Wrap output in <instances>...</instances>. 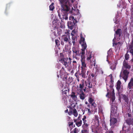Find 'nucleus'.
Returning <instances> with one entry per match:
<instances>
[{"label": "nucleus", "instance_id": "obj_35", "mask_svg": "<svg viewBox=\"0 0 133 133\" xmlns=\"http://www.w3.org/2000/svg\"><path fill=\"white\" fill-rule=\"evenodd\" d=\"M73 52L76 55H77L79 52L78 51H77L74 50H73Z\"/></svg>", "mask_w": 133, "mask_h": 133}, {"label": "nucleus", "instance_id": "obj_63", "mask_svg": "<svg viewBox=\"0 0 133 133\" xmlns=\"http://www.w3.org/2000/svg\"><path fill=\"white\" fill-rule=\"evenodd\" d=\"M51 2L52 1V0H50Z\"/></svg>", "mask_w": 133, "mask_h": 133}, {"label": "nucleus", "instance_id": "obj_14", "mask_svg": "<svg viewBox=\"0 0 133 133\" xmlns=\"http://www.w3.org/2000/svg\"><path fill=\"white\" fill-rule=\"evenodd\" d=\"M82 63V70H84L85 68L86 67V65L85 63V60H81Z\"/></svg>", "mask_w": 133, "mask_h": 133}, {"label": "nucleus", "instance_id": "obj_51", "mask_svg": "<svg viewBox=\"0 0 133 133\" xmlns=\"http://www.w3.org/2000/svg\"><path fill=\"white\" fill-rule=\"evenodd\" d=\"M72 105H73L72 106V107L73 108H74L75 107V105L74 104H73Z\"/></svg>", "mask_w": 133, "mask_h": 133}, {"label": "nucleus", "instance_id": "obj_47", "mask_svg": "<svg viewBox=\"0 0 133 133\" xmlns=\"http://www.w3.org/2000/svg\"><path fill=\"white\" fill-rule=\"evenodd\" d=\"M82 133H88L87 131L85 130L82 131Z\"/></svg>", "mask_w": 133, "mask_h": 133}, {"label": "nucleus", "instance_id": "obj_25", "mask_svg": "<svg viewBox=\"0 0 133 133\" xmlns=\"http://www.w3.org/2000/svg\"><path fill=\"white\" fill-rule=\"evenodd\" d=\"M59 2H71L73 3L75 0H58Z\"/></svg>", "mask_w": 133, "mask_h": 133}, {"label": "nucleus", "instance_id": "obj_33", "mask_svg": "<svg viewBox=\"0 0 133 133\" xmlns=\"http://www.w3.org/2000/svg\"><path fill=\"white\" fill-rule=\"evenodd\" d=\"M80 88L81 89V90H82L83 87H84V85L83 84H80Z\"/></svg>", "mask_w": 133, "mask_h": 133}, {"label": "nucleus", "instance_id": "obj_41", "mask_svg": "<svg viewBox=\"0 0 133 133\" xmlns=\"http://www.w3.org/2000/svg\"><path fill=\"white\" fill-rule=\"evenodd\" d=\"M74 7L75 9H76V8H77V6L76 5H74ZM72 10H76L75 9H74L72 7Z\"/></svg>", "mask_w": 133, "mask_h": 133}, {"label": "nucleus", "instance_id": "obj_42", "mask_svg": "<svg viewBox=\"0 0 133 133\" xmlns=\"http://www.w3.org/2000/svg\"><path fill=\"white\" fill-rule=\"evenodd\" d=\"M105 133H113V131H107L105 132Z\"/></svg>", "mask_w": 133, "mask_h": 133}, {"label": "nucleus", "instance_id": "obj_48", "mask_svg": "<svg viewBox=\"0 0 133 133\" xmlns=\"http://www.w3.org/2000/svg\"><path fill=\"white\" fill-rule=\"evenodd\" d=\"M118 20H117V19L116 18V21L115 22V23H118Z\"/></svg>", "mask_w": 133, "mask_h": 133}, {"label": "nucleus", "instance_id": "obj_30", "mask_svg": "<svg viewBox=\"0 0 133 133\" xmlns=\"http://www.w3.org/2000/svg\"><path fill=\"white\" fill-rule=\"evenodd\" d=\"M89 102L92 104V105L93 106H94V104L92 103L93 102V100L91 98H90L89 100Z\"/></svg>", "mask_w": 133, "mask_h": 133}, {"label": "nucleus", "instance_id": "obj_61", "mask_svg": "<svg viewBox=\"0 0 133 133\" xmlns=\"http://www.w3.org/2000/svg\"><path fill=\"white\" fill-rule=\"evenodd\" d=\"M132 44L133 45V40H132Z\"/></svg>", "mask_w": 133, "mask_h": 133}, {"label": "nucleus", "instance_id": "obj_32", "mask_svg": "<svg viewBox=\"0 0 133 133\" xmlns=\"http://www.w3.org/2000/svg\"><path fill=\"white\" fill-rule=\"evenodd\" d=\"M70 47H69V48H68L67 50H66V51H68V53H69V55L71 54V51L70 50Z\"/></svg>", "mask_w": 133, "mask_h": 133}, {"label": "nucleus", "instance_id": "obj_20", "mask_svg": "<svg viewBox=\"0 0 133 133\" xmlns=\"http://www.w3.org/2000/svg\"><path fill=\"white\" fill-rule=\"evenodd\" d=\"M71 97L74 100H75L76 99L77 97L75 95V93L74 92H72L71 95Z\"/></svg>", "mask_w": 133, "mask_h": 133}, {"label": "nucleus", "instance_id": "obj_17", "mask_svg": "<svg viewBox=\"0 0 133 133\" xmlns=\"http://www.w3.org/2000/svg\"><path fill=\"white\" fill-rule=\"evenodd\" d=\"M127 123L129 125H133V119H129L126 121Z\"/></svg>", "mask_w": 133, "mask_h": 133}, {"label": "nucleus", "instance_id": "obj_13", "mask_svg": "<svg viewBox=\"0 0 133 133\" xmlns=\"http://www.w3.org/2000/svg\"><path fill=\"white\" fill-rule=\"evenodd\" d=\"M95 69L96 75H97V74H103V72L101 69L96 67Z\"/></svg>", "mask_w": 133, "mask_h": 133}, {"label": "nucleus", "instance_id": "obj_62", "mask_svg": "<svg viewBox=\"0 0 133 133\" xmlns=\"http://www.w3.org/2000/svg\"><path fill=\"white\" fill-rule=\"evenodd\" d=\"M74 31H75L74 30H73L72 31V32H74Z\"/></svg>", "mask_w": 133, "mask_h": 133}, {"label": "nucleus", "instance_id": "obj_3", "mask_svg": "<svg viewBox=\"0 0 133 133\" xmlns=\"http://www.w3.org/2000/svg\"><path fill=\"white\" fill-rule=\"evenodd\" d=\"M129 73V70H124V68L122 67V71L121 72L120 76L122 77L126 82L128 79V75Z\"/></svg>", "mask_w": 133, "mask_h": 133}, {"label": "nucleus", "instance_id": "obj_58", "mask_svg": "<svg viewBox=\"0 0 133 133\" xmlns=\"http://www.w3.org/2000/svg\"><path fill=\"white\" fill-rule=\"evenodd\" d=\"M91 76H92V77H94V75H93V74L91 75Z\"/></svg>", "mask_w": 133, "mask_h": 133}, {"label": "nucleus", "instance_id": "obj_21", "mask_svg": "<svg viewBox=\"0 0 133 133\" xmlns=\"http://www.w3.org/2000/svg\"><path fill=\"white\" fill-rule=\"evenodd\" d=\"M117 64V61H115V62L113 65L110 67V68L112 70H114L115 69L116 66Z\"/></svg>", "mask_w": 133, "mask_h": 133}, {"label": "nucleus", "instance_id": "obj_9", "mask_svg": "<svg viewBox=\"0 0 133 133\" xmlns=\"http://www.w3.org/2000/svg\"><path fill=\"white\" fill-rule=\"evenodd\" d=\"M63 61V63L66 68L69 67L71 63V62H69V60H68V58L64 59Z\"/></svg>", "mask_w": 133, "mask_h": 133}, {"label": "nucleus", "instance_id": "obj_4", "mask_svg": "<svg viewBox=\"0 0 133 133\" xmlns=\"http://www.w3.org/2000/svg\"><path fill=\"white\" fill-rule=\"evenodd\" d=\"M87 60L88 61L90 62V64L92 66H95V59H94L93 56H91L90 53H88L87 54Z\"/></svg>", "mask_w": 133, "mask_h": 133}, {"label": "nucleus", "instance_id": "obj_34", "mask_svg": "<svg viewBox=\"0 0 133 133\" xmlns=\"http://www.w3.org/2000/svg\"><path fill=\"white\" fill-rule=\"evenodd\" d=\"M74 19V17L72 16H70L69 17V19L70 20L73 21Z\"/></svg>", "mask_w": 133, "mask_h": 133}, {"label": "nucleus", "instance_id": "obj_29", "mask_svg": "<svg viewBox=\"0 0 133 133\" xmlns=\"http://www.w3.org/2000/svg\"><path fill=\"white\" fill-rule=\"evenodd\" d=\"M69 127L70 128V129L71 130L72 129V125L73 124V122H70L69 123Z\"/></svg>", "mask_w": 133, "mask_h": 133}, {"label": "nucleus", "instance_id": "obj_60", "mask_svg": "<svg viewBox=\"0 0 133 133\" xmlns=\"http://www.w3.org/2000/svg\"><path fill=\"white\" fill-rule=\"evenodd\" d=\"M85 104H87L88 103L87 102H85Z\"/></svg>", "mask_w": 133, "mask_h": 133}, {"label": "nucleus", "instance_id": "obj_39", "mask_svg": "<svg viewBox=\"0 0 133 133\" xmlns=\"http://www.w3.org/2000/svg\"><path fill=\"white\" fill-rule=\"evenodd\" d=\"M78 131V130L76 128L74 129V133H77Z\"/></svg>", "mask_w": 133, "mask_h": 133}, {"label": "nucleus", "instance_id": "obj_52", "mask_svg": "<svg viewBox=\"0 0 133 133\" xmlns=\"http://www.w3.org/2000/svg\"><path fill=\"white\" fill-rule=\"evenodd\" d=\"M68 111V109H67V110H65V112H67Z\"/></svg>", "mask_w": 133, "mask_h": 133}, {"label": "nucleus", "instance_id": "obj_50", "mask_svg": "<svg viewBox=\"0 0 133 133\" xmlns=\"http://www.w3.org/2000/svg\"><path fill=\"white\" fill-rule=\"evenodd\" d=\"M83 121V122H84V124H85L86 123V121L85 120H84V121Z\"/></svg>", "mask_w": 133, "mask_h": 133}, {"label": "nucleus", "instance_id": "obj_49", "mask_svg": "<svg viewBox=\"0 0 133 133\" xmlns=\"http://www.w3.org/2000/svg\"><path fill=\"white\" fill-rule=\"evenodd\" d=\"M68 60H69V62H71V58H69L68 59Z\"/></svg>", "mask_w": 133, "mask_h": 133}, {"label": "nucleus", "instance_id": "obj_6", "mask_svg": "<svg viewBox=\"0 0 133 133\" xmlns=\"http://www.w3.org/2000/svg\"><path fill=\"white\" fill-rule=\"evenodd\" d=\"M116 34H115V37L114 38L113 40V46H114V45H116V44H115L114 42L115 40V39L117 37V36L118 37V36L119 37H120L122 34V32L121 29H118L116 31Z\"/></svg>", "mask_w": 133, "mask_h": 133}, {"label": "nucleus", "instance_id": "obj_1", "mask_svg": "<svg viewBox=\"0 0 133 133\" xmlns=\"http://www.w3.org/2000/svg\"><path fill=\"white\" fill-rule=\"evenodd\" d=\"M59 2L61 6V14L63 16L62 18L63 19L67 20L68 18L67 16L68 12H69L70 9L69 6L71 5L72 3H71V2Z\"/></svg>", "mask_w": 133, "mask_h": 133}, {"label": "nucleus", "instance_id": "obj_16", "mask_svg": "<svg viewBox=\"0 0 133 133\" xmlns=\"http://www.w3.org/2000/svg\"><path fill=\"white\" fill-rule=\"evenodd\" d=\"M74 25V24L72 22H68V26L71 30L72 29Z\"/></svg>", "mask_w": 133, "mask_h": 133}, {"label": "nucleus", "instance_id": "obj_22", "mask_svg": "<svg viewBox=\"0 0 133 133\" xmlns=\"http://www.w3.org/2000/svg\"><path fill=\"white\" fill-rule=\"evenodd\" d=\"M73 114L74 115L75 117H77L78 115V113L76 109H73Z\"/></svg>", "mask_w": 133, "mask_h": 133}, {"label": "nucleus", "instance_id": "obj_11", "mask_svg": "<svg viewBox=\"0 0 133 133\" xmlns=\"http://www.w3.org/2000/svg\"><path fill=\"white\" fill-rule=\"evenodd\" d=\"M71 35L72 36V42L73 43V45H74L75 42H77V38L74 35H73L71 33Z\"/></svg>", "mask_w": 133, "mask_h": 133}, {"label": "nucleus", "instance_id": "obj_46", "mask_svg": "<svg viewBox=\"0 0 133 133\" xmlns=\"http://www.w3.org/2000/svg\"><path fill=\"white\" fill-rule=\"evenodd\" d=\"M130 52L133 55V49H131L130 51Z\"/></svg>", "mask_w": 133, "mask_h": 133}, {"label": "nucleus", "instance_id": "obj_31", "mask_svg": "<svg viewBox=\"0 0 133 133\" xmlns=\"http://www.w3.org/2000/svg\"><path fill=\"white\" fill-rule=\"evenodd\" d=\"M55 42L57 46L59 45V42L58 40H55Z\"/></svg>", "mask_w": 133, "mask_h": 133}, {"label": "nucleus", "instance_id": "obj_18", "mask_svg": "<svg viewBox=\"0 0 133 133\" xmlns=\"http://www.w3.org/2000/svg\"><path fill=\"white\" fill-rule=\"evenodd\" d=\"M123 64L124 66L126 68L129 69L131 68L130 66L124 61Z\"/></svg>", "mask_w": 133, "mask_h": 133}, {"label": "nucleus", "instance_id": "obj_55", "mask_svg": "<svg viewBox=\"0 0 133 133\" xmlns=\"http://www.w3.org/2000/svg\"><path fill=\"white\" fill-rule=\"evenodd\" d=\"M73 63H76V61H74L73 62Z\"/></svg>", "mask_w": 133, "mask_h": 133}, {"label": "nucleus", "instance_id": "obj_53", "mask_svg": "<svg viewBox=\"0 0 133 133\" xmlns=\"http://www.w3.org/2000/svg\"><path fill=\"white\" fill-rule=\"evenodd\" d=\"M88 111L89 112V113L90 112V109H88Z\"/></svg>", "mask_w": 133, "mask_h": 133}, {"label": "nucleus", "instance_id": "obj_38", "mask_svg": "<svg viewBox=\"0 0 133 133\" xmlns=\"http://www.w3.org/2000/svg\"><path fill=\"white\" fill-rule=\"evenodd\" d=\"M131 12L132 14L133 15V5H131Z\"/></svg>", "mask_w": 133, "mask_h": 133}, {"label": "nucleus", "instance_id": "obj_40", "mask_svg": "<svg viewBox=\"0 0 133 133\" xmlns=\"http://www.w3.org/2000/svg\"><path fill=\"white\" fill-rule=\"evenodd\" d=\"M73 23L74 24V25H75L76 23H77V21L75 19L73 21Z\"/></svg>", "mask_w": 133, "mask_h": 133}, {"label": "nucleus", "instance_id": "obj_54", "mask_svg": "<svg viewBox=\"0 0 133 133\" xmlns=\"http://www.w3.org/2000/svg\"><path fill=\"white\" fill-rule=\"evenodd\" d=\"M85 119L86 118V117L85 116H84L83 117Z\"/></svg>", "mask_w": 133, "mask_h": 133}, {"label": "nucleus", "instance_id": "obj_5", "mask_svg": "<svg viewBox=\"0 0 133 133\" xmlns=\"http://www.w3.org/2000/svg\"><path fill=\"white\" fill-rule=\"evenodd\" d=\"M67 32V35H64L63 36V40L66 42H68L69 44H71V43L70 38V34L69 32Z\"/></svg>", "mask_w": 133, "mask_h": 133}, {"label": "nucleus", "instance_id": "obj_36", "mask_svg": "<svg viewBox=\"0 0 133 133\" xmlns=\"http://www.w3.org/2000/svg\"><path fill=\"white\" fill-rule=\"evenodd\" d=\"M129 58V55L128 54H126L125 56V58L126 60H128Z\"/></svg>", "mask_w": 133, "mask_h": 133}, {"label": "nucleus", "instance_id": "obj_24", "mask_svg": "<svg viewBox=\"0 0 133 133\" xmlns=\"http://www.w3.org/2000/svg\"><path fill=\"white\" fill-rule=\"evenodd\" d=\"M123 99L125 101V102L127 103L128 102V98L125 95H123Z\"/></svg>", "mask_w": 133, "mask_h": 133}, {"label": "nucleus", "instance_id": "obj_64", "mask_svg": "<svg viewBox=\"0 0 133 133\" xmlns=\"http://www.w3.org/2000/svg\"><path fill=\"white\" fill-rule=\"evenodd\" d=\"M77 11H79V10H78V9H77Z\"/></svg>", "mask_w": 133, "mask_h": 133}, {"label": "nucleus", "instance_id": "obj_15", "mask_svg": "<svg viewBox=\"0 0 133 133\" xmlns=\"http://www.w3.org/2000/svg\"><path fill=\"white\" fill-rule=\"evenodd\" d=\"M116 119L115 118H112L110 120V124L111 125L113 126L117 122Z\"/></svg>", "mask_w": 133, "mask_h": 133}, {"label": "nucleus", "instance_id": "obj_59", "mask_svg": "<svg viewBox=\"0 0 133 133\" xmlns=\"http://www.w3.org/2000/svg\"><path fill=\"white\" fill-rule=\"evenodd\" d=\"M110 51V49L108 51V53Z\"/></svg>", "mask_w": 133, "mask_h": 133}, {"label": "nucleus", "instance_id": "obj_57", "mask_svg": "<svg viewBox=\"0 0 133 133\" xmlns=\"http://www.w3.org/2000/svg\"><path fill=\"white\" fill-rule=\"evenodd\" d=\"M85 119L84 118H82V120H83V121L84 120H85Z\"/></svg>", "mask_w": 133, "mask_h": 133}, {"label": "nucleus", "instance_id": "obj_19", "mask_svg": "<svg viewBox=\"0 0 133 133\" xmlns=\"http://www.w3.org/2000/svg\"><path fill=\"white\" fill-rule=\"evenodd\" d=\"M121 82L120 81H118L117 82L116 89L118 91L121 88Z\"/></svg>", "mask_w": 133, "mask_h": 133}, {"label": "nucleus", "instance_id": "obj_45", "mask_svg": "<svg viewBox=\"0 0 133 133\" xmlns=\"http://www.w3.org/2000/svg\"><path fill=\"white\" fill-rule=\"evenodd\" d=\"M68 114L69 115H71L72 114V111H69V112H68Z\"/></svg>", "mask_w": 133, "mask_h": 133}, {"label": "nucleus", "instance_id": "obj_23", "mask_svg": "<svg viewBox=\"0 0 133 133\" xmlns=\"http://www.w3.org/2000/svg\"><path fill=\"white\" fill-rule=\"evenodd\" d=\"M80 97L81 99L83 100L85 98V96L83 92H82L80 94Z\"/></svg>", "mask_w": 133, "mask_h": 133}, {"label": "nucleus", "instance_id": "obj_8", "mask_svg": "<svg viewBox=\"0 0 133 133\" xmlns=\"http://www.w3.org/2000/svg\"><path fill=\"white\" fill-rule=\"evenodd\" d=\"M80 43L82 44V48H84V49H86L87 47L84 38L83 37L82 35H81V42Z\"/></svg>", "mask_w": 133, "mask_h": 133}, {"label": "nucleus", "instance_id": "obj_44", "mask_svg": "<svg viewBox=\"0 0 133 133\" xmlns=\"http://www.w3.org/2000/svg\"><path fill=\"white\" fill-rule=\"evenodd\" d=\"M64 33L65 34V35H67V32H68V31L67 30H65L64 31Z\"/></svg>", "mask_w": 133, "mask_h": 133}, {"label": "nucleus", "instance_id": "obj_27", "mask_svg": "<svg viewBox=\"0 0 133 133\" xmlns=\"http://www.w3.org/2000/svg\"><path fill=\"white\" fill-rule=\"evenodd\" d=\"M82 124V121L81 120L80 121L78 122H77L76 123V125L78 127H79L81 126Z\"/></svg>", "mask_w": 133, "mask_h": 133}, {"label": "nucleus", "instance_id": "obj_2", "mask_svg": "<svg viewBox=\"0 0 133 133\" xmlns=\"http://www.w3.org/2000/svg\"><path fill=\"white\" fill-rule=\"evenodd\" d=\"M107 93L106 95V96L109 97L110 96V98H111V101L112 102V104H113L115 99V97L114 90L112 88L113 85L111 84L110 85H108L107 84Z\"/></svg>", "mask_w": 133, "mask_h": 133}, {"label": "nucleus", "instance_id": "obj_7", "mask_svg": "<svg viewBox=\"0 0 133 133\" xmlns=\"http://www.w3.org/2000/svg\"><path fill=\"white\" fill-rule=\"evenodd\" d=\"M133 86V78H131L130 79V82L129 83L127 86V90L128 92L129 91V93L132 90H130L132 88Z\"/></svg>", "mask_w": 133, "mask_h": 133}, {"label": "nucleus", "instance_id": "obj_28", "mask_svg": "<svg viewBox=\"0 0 133 133\" xmlns=\"http://www.w3.org/2000/svg\"><path fill=\"white\" fill-rule=\"evenodd\" d=\"M95 122L96 123H97L98 125L99 123V121L98 119V117L97 116H95Z\"/></svg>", "mask_w": 133, "mask_h": 133}, {"label": "nucleus", "instance_id": "obj_56", "mask_svg": "<svg viewBox=\"0 0 133 133\" xmlns=\"http://www.w3.org/2000/svg\"><path fill=\"white\" fill-rule=\"evenodd\" d=\"M66 97H65V99H64V101H66Z\"/></svg>", "mask_w": 133, "mask_h": 133}, {"label": "nucleus", "instance_id": "obj_37", "mask_svg": "<svg viewBox=\"0 0 133 133\" xmlns=\"http://www.w3.org/2000/svg\"><path fill=\"white\" fill-rule=\"evenodd\" d=\"M82 74H83L82 77H84L85 75V73L84 71V70H82Z\"/></svg>", "mask_w": 133, "mask_h": 133}, {"label": "nucleus", "instance_id": "obj_43", "mask_svg": "<svg viewBox=\"0 0 133 133\" xmlns=\"http://www.w3.org/2000/svg\"><path fill=\"white\" fill-rule=\"evenodd\" d=\"M116 110H115V111H114L112 109V110H111V113H112L113 112V113L115 114V113H116Z\"/></svg>", "mask_w": 133, "mask_h": 133}, {"label": "nucleus", "instance_id": "obj_26", "mask_svg": "<svg viewBox=\"0 0 133 133\" xmlns=\"http://www.w3.org/2000/svg\"><path fill=\"white\" fill-rule=\"evenodd\" d=\"M54 3H52L49 6L50 10L52 11L54 9V7L53 5Z\"/></svg>", "mask_w": 133, "mask_h": 133}, {"label": "nucleus", "instance_id": "obj_12", "mask_svg": "<svg viewBox=\"0 0 133 133\" xmlns=\"http://www.w3.org/2000/svg\"><path fill=\"white\" fill-rule=\"evenodd\" d=\"M85 85L86 86L85 89H84V91H85V90L87 89H90V88H92V84L90 82H89L87 84L85 83Z\"/></svg>", "mask_w": 133, "mask_h": 133}, {"label": "nucleus", "instance_id": "obj_10", "mask_svg": "<svg viewBox=\"0 0 133 133\" xmlns=\"http://www.w3.org/2000/svg\"><path fill=\"white\" fill-rule=\"evenodd\" d=\"M86 49H84V48H82V51L80 53L81 54V60L84 59L85 60V50Z\"/></svg>", "mask_w": 133, "mask_h": 133}]
</instances>
